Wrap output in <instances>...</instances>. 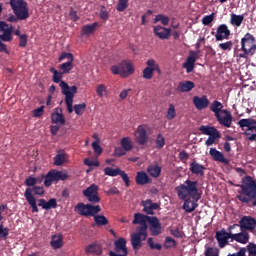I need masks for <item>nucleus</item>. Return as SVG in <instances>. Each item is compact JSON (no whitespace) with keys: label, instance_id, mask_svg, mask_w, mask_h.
<instances>
[{"label":"nucleus","instance_id":"1","mask_svg":"<svg viewBox=\"0 0 256 256\" xmlns=\"http://www.w3.org/2000/svg\"><path fill=\"white\" fill-rule=\"evenodd\" d=\"M175 191L178 198L184 201L182 209L186 213H193L198 207L197 202L201 199L202 195L198 188V182L187 179L184 184L176 186Z\"/></svg>","mask_w":256,"mask_h":256},{"label":"nucleus","instance_id":"2","mask_svg":"<svg viewBox=\"0 0 256 256\" xmlns=\"http://www.w3.org/2000/svg\"><path fill=\"white\" fill-rule=\"evenodd\" d=\"M153 217L143 215L141 213L134 214V221H132V225H140L136 228V232L131 234V246L134 250L141 249L143 247V241H145L148 237V225L149 221Z\"/></svg>","mask_w":256,"mask_h":256},{"label":"nucleus","instance_id":"3","mask_svg":"<svg viewBox=\"0 0 256 256\" xmlns=\"http://www.w3.org/2000/svg\"><path fill=\"white\" fill-rule=\"evenodd\" d=\"M239 187L237 199L244 204H248L253 201V206L256 207V182L251 176H244L241 180V184L236 185Z\"/></svg>","mask_w":256,"mask_h":256},{"label":"nucleus","instance_id":"4","mask_svg":"<svg viewBox=\"0 0 256 256\" xmlns=\"http://www.w3.org/2000/svg\"><path fill=\"white\" fill-rule=\"evenodd\" d=\"M223 108V104L218 100H214L210 105V111L214 113L216 121L226 128H231L234 117L228 109Z\"/></svg>","mask_w":256,"mask_h":256},{"label":"nucleus","instance_id":"5","mask_svg":"<svg viewBox=\"0 0 256 256\" xmlns=\"http://www.w3.org/2000/svg\"><path fill=\"white\" fill-rule=\"evenodd\" d=\"M33 194L41 197V196L45 195V188H43L42 186L35 185L33 187H28L24 194L26 201L28 202V204L30 205V207L32 209V213H39V208L37 206V200Z\"/></svg>","mask_w":256,"mask_h":256},{"label":"nucleus","instance_id":"6","mask_svg":"<svg viewBox=\"0 0 256 256\" xmlns=\"http://www.w3.org/2000/svg\"><path fill=\"white\" fill-rule=\"evenodd\" d=\"M60 89H62V94L65 96V103L67 107V111L69 114L73 113V100L75 94H77V86L73 85L70 86L67 82H60Z\"/></svg>","mask_w":256,"mask_h":256},{"label":"nucleus","instance_id":"7","mask_svg":"<svg viewBox=\"0 0 256 256\" xmlns=\"http://www.w3.org/2000/svg\"><path fill=\"white\" fill-rule=\"evenodd\" d=\"M111 71L113 75H119L122 78H128L129 76L134 74L135 69L130 62L123 60L117 65H113L111 67Z\"/></svg>","mask_w":256,"mask_h":256},{"label":"nucleus","instance_id":"8","mask_svg":"<svg viewBox=\"0 0 256 256\" xmlns=\"http://www.w3.org/2000/svg\"><path fill=\"white\" fill-rule=\"evenodd\" d=\"M66 179H69V174L58 170H51L44 177V186L49 188L54 182L58 183L60 180L65 181Z\"/></svg>","mask_w":256,"mask_h":256},{"label":"nucleus","instance_id":"9","mask_svg":"<svg viewBox=\"0 0 256 256\" xmlns=\"http://www.w3.org/2000/svg\"><path fill=\"white\" fill-rule=\"evenodd\" d=\"M239 227L242 231L254 232L256 229V220L250 216H244L240 219L239 224L230 225L228 231H233L235 228Z\"/></svg>","mask_w":256,"mask_h":256},{"label":"nucleus","instance_id":"10","mask_svg":"<svg viewBox=\"0 0 256 256\" xmlns=\"http://www.w3.org/2000/svg\"><path fill=\"white\" fill-rule=\"evenodd\" d=\"M200 132L203 134V135H209V138L208 140L205 141V145L206 146H211V145H214L216 143V140L221 138V134L220 132L218 131L217 128L215 127H210V126H204L202 125L200 128H199Z\"/></svg>","mask_w":256,"mask_h":256},{"label":"nucleus","instance_id":"11","mask_svg":"<svg viewBox=\"0 0 256 256\" xmlns=\"http://www.w3.org/2000/svg\"><path fill=\"white\" fill-rule=\"evenodd\" d=\"M76 210L81 216L93 217L95 216V214H98L101 212V207L99 205L94 206L91 204L78 203L76 206Z\"/></svg>","mask_w":256,"mask_h":256},{"label":"nucleus","instance_id":"12","mask_svg":"<svg viewBox=\"0 0 256 256\" xmlns=\"http://www.w3.org/2000/svg\"><path fill=\"white\" fill-rule=\"evenodd\" d=\"M9 5L14 14L29 17L28 4L25 0H9Z\"/></svg>","mask_w":256,"mask_h":256},{"label":"nucleus","instance_id":"13","mask_svg":"<svg viewBox=\"0 0 256 256\" xmlns=\"http://www.w3.org/2000/svg\"><path fill=\"white\" fill-rule=\"evenodd\" d=\"M255 38L253 35L247 33L241 39V50L247 54L254 55L256 52Z\"/></svg>","mask_w":256,"mask_h":256},{"label":"nucleus","instance_id":"14","mask_svg":"<svg viewBox=\"0 0 256 256\" xmlns=\"http://www.w3.org/2000/svg\"><path fill=\"white\" fill-rule=\"evenodd\" d=\"M82 194L92 204H96L101 201V198L99 197V187L97 184H91L86 190H83Z\"/></svg>","mask_w":256,"mask_h":256},{"label":"nucleus","instance_id":"15","mask_svg":"<svg viewBox=\"0 0 256 256\" xmlns=\"http://www.w3.org/2000/svg\"><path fill=\"white\" fill-rule=\"evenodd\" d=\"M146 67L144 68L142 72L143 79L150 80L153 77V72H157L158 74H161V70L159 68V65L156 63V60L149 59L145 62Z\"/></svg>","mask_w":256,"mask_h":256},{"label":"nucleus","instance_id":"16","mask_svg":"<svg viewBox=\"0 0 256 256\" xmlns=\"http://www.w3.org/2000/svg\"><path fill=\"white\" fill-rule=\"evenodd\" d=\"M109 256H128L129 250L126 247V240L124 238H119L114 242V252H108Z\"/></svg>","mask_w":256,"mask_h":256},{"label":"nucleus","instance_id":"17","mask_svg":"<svg viewBox=\"0 0 256 256\" xmlns=\"http://www.w3.org/2000/svg\"><path fill=\"white\" fill-rule=\"evenodd\" d=\"M215 238L217 240L218 246L224 248L229 245V239H232V230H221L216 231Z\"/></svg>","mask_w":256,"mask_h":256},{"label":"nucleus","instance_id":"18","mask_svg":"<svg viewBox=\"0 0 256 256\" xmlns=\"http://www.w3.org/2000/svg\"><path fill=\"white\" fill-rule=\"evenodd\" d=\"M0 31L3 32L0 35L1 42H11L13 40L12 33L14 31L13 26H9V24L5 23L4 21L0 22Z\"/></svg>","mask_w":256,"mask_h":256},{"label":"nucleus","instance_id":"19","mask_svg":"<svg viewBox=\"0 0 256 256\" xmlns=\"http://www.w3.org/2000/svg\"><path fill=\"white\" fill-rule=\"evenodd\" d=\"M198 58H199L198 52H195L194 50H190L189 57L187 58L186 62L182 64V67L186 69V72L188 74L193 72L195 68V63Z\"/></svg>","mask_w":256,"mask_h":256},{"label":"nucleus","instance_id":"20","mask_svg":"<svg viewBox=\"0 0 256 256\" xmlns=\"http://www.w3.org/2000/svg\"><path fill=\"white\" fill-rule=\"evenodd\" d=\"M171 32V28L160 25L153 26V33L160 40H168L171 37Z\"/></svg>","mask_w":256,"mask_h":256},{"label":"nucleus","instance_id":"21","mask_svg":"<svg viewBox=\"0 0 256 256\" xmlns=\"http://www.w3.org/2000/svg\"><path fill=\"white\" fill-rule=\"evenodd\" d=\"M231 35V31L228 28L227 25L221 24L217 27L216 34H215V40L217 42H221L223 40H228Z\"/></svg>","mask_w":256,"mask_h":256},{"label":"nucleus","instance_id":"22","mask_svg":"<svg viewBox=\"0 0 256 256\" xmlns=\"http://www.w3.org/2000/svg\"><path fill=\"white\" fill-rule=\"evenodd\" d=\"M135 141L138 145H146L148 142L147 130L144 126H139L136 133H134Z\"/></svg>","mask_w":256,"mask_h":256},{"label":"nucleus","instance_id":"23","mask_svg":"<svg viewBox=\"0 0 256 256\" xmlns=\"http://www.w3.org/2000/svg\"><path fill=\"white\" fill-rule=\"evenodd\" d=\"M192 101H193L194 107H196L197 110H199V111L207 109L210 105V101H209L207 95H202L201 97L194 96Z\"/></svg>","mask_w":256,"mask_h":256},{"label":"nucleus","instance_id":"24","mask_svg":"<svg viewBox=\"0 0 256 256\" xmlns=\"http://www.w3.org/2000/svg\"><path fill=\"white\" fill-rule=\"evenodd\" d=\"M189 170L193 175L199 176L201 178L205 177L206 167L203 164L197 162L196 160H192Z\"/></svg>","mask_w":256,"mask_h":256},{"label":"nucleus","instance_id":"25","mask_svg":"<svg viewBox=\"0 0 256 256\" xmlns=\"http://www.w3.org/2000/svg\"><path fill=\"white\" fill-rule=\"evenodd\" d=\"M148 223L150 224L149 231L152 236H157L162 233V226L157 217H152Z\"/></svg>","mask_w":256,"mask_h":256},{"label":"nucleus","instance_id":"26","mask_svg":"<svg viewBox=\"0 0 256 256\" xmlns=\"http://www.w3.org/2000/svg\"><path fill=\"white\" fill-rule=\"evenodd\" d=\"M38 202V206L42 207V209L46 211H49L51 209H57L58 207L57 199L55 198H51L48 201H46L45 199H39Z\"/></svg>","mask_w":256,"mask_h":256},{"label":"nucleus","instance_id":"27","mask_svg":"<svg viewBox=\"0 0 256 256\" xmlns=\"http://www.w3.org/2000/svg\"><path fill=\"white\" fill-rule=\"evenodd\" d=\"M143 212L149 215H153L155 210L159 208L158 203H152L151 199L142 201Z\"/></svg>","mask_w":256,"mask_h":256},{"label":"nucleus","instance_id":"28","mask_svg":"<svg viewBox=\"0 0 256 256\" xmlns=\"http://www.w3.org/2000/svg\"><path fill=\"white\" fill-rule=\"evenodd\" d=\"M210 156L217 162L223 163L225 165L229 164V160L224 158L223 153L215 148L210 149Z\"/></svg>","mask_w":256,"mask_h":256},{"label":"nucleus","instance_id":"29","mask_svg":"<svg viewBox=\"0 0 256 256\" xmlns=\"http://www.w3.org/2000/svg\"><path fill=\"white\" fill-rule=\"evenodd\" d=\"M51 120L53 124H65V118L62 114V109L57 107L55 108L54 113L51 115Z\"/></svg>","mask_w":256,"mask_h":256},{"label":"nucleus","instance_id":"30","mask_svg":"<svg viewBox=\"0 0 256 256\" xmlns=\"http://www.w3.org/2000/svg\"><path fill=\"white\" fill-rule=\"evenodd\" d=\"M232 240L240 243V244H247L249 241V234L245 230L239 233H232Z\"/></svg>","mask_w":256,"mask_h":256},{"label":"nucleus","instance_id":"31","mask_svg":"<svg viewBox=\"0 0 256 256\" xmlns=\"http://www.w3.org/2000/svg\"><path fill=\"white\" fill-rule=\"evenodd\" d=\"M195 88V83L191 81H184V82H179L177 86V90L179 92L185 93V92H190Z\"/></svg>","mask_w":256,"mask_h":256},{"label":"nucleus","instance_id":"32","mask_svg":"<svg viewBox=\"0 0 256 256\" xmlns=\"http://www.w3.org/2000/svg\"><path fill=\"white\" fill-rule=\"evenodd\" d=\"M86 253L88 256H92V255L100 256L102 254V250L99 244L92 243L86 247Z\"/></svg>","mask_w":256,"mask_h":256},{"label":"nucleus","instance_id":"33","mask_svg":"<svg viewBox=\"0 0 256 256\" xmlns=\"http://www.w3.org/2000/svg\"><path fill=\"white\" fill-rule=\"evenodd\" d=\"M146 171H148L149 175H150L152 178L157 179V178L160 177L162 168H161L158 164H152V165H149V166H148V168L146 169Z\"/></svg>","mask_w":256,"mask_h":256},{"label":"nucleus","instance_id":"34","mask_svg":"<svg viewBox=\"0 0 256 256\" xmlns=\"http://www.w3.org/2000/svg\"><path fill=\"white\" fill-rule=\"evenodd\" d=\"M245 20L244 15H236L234 13L230 14L229 23L236 27H241L243 21Z\"/></svg>","mask_w":256,"mask_h":256},{"label":"nucleus","instance_id":"35","mask_svg":"<svg viewBox=\"0 0 256 256\" xmlns=\"http://www.w3.org/2000/svg\"><path fill=\"white\" fill-rule=\"evenodd\" d=\"M136 183L137 185H141V186L148 184L149 176L147 175V173L144 171L137 172Z\"/></svg>","mask_w":256,"mask_h":256},{"label":"nucleus","instance_id":"36","mask_svg":"<svg viewBox=\"0 0 256 256\" xmlns=\"http://www.w3.org/2000/svg\"><path fill=\"white\" fill-rule=\"evenodd\" d=\"M256 125V120L251 118H243L238 121V126L243 129L247 127L248 129Z\"/></svg>","mask_w":256,"mask_h":256},{"label":"nucleus","instance_id":"37","mask_svg":"<svg viewBox=\"0 0 256 256\" xmlns=\"http://www.w3.org/2000/svg\"><path fill=\"white\" fill-rule=\"evenodd\" d=\"M120 145L126 152H130L133 149V141L130 137H124L120 140Z\"/></svg>","mask_w":256,"mask_h":256},{"label":"nucleus","instance_id":"38","mask_svg":"<svg viewBox=\"0 0 256 256\" xmlns=\"http://www.w3.org/2000/svg\"><path fill=\"white\" fill-rule=\"evenodd\" d=\"M92 217L94 218V223H95V225H98L99 227H100V226L109 225V220H108V218H106V217L103 216V215L94 214V216H92Z\"/></svg>","mask_w":256,"mask_h":256},{"label":"nucleus","instance_id":"39","mask_svg":"<svg viewBox=\"0 0 256 256\" xmlns=\"http://www.w3.org/2000/svg\"><path fill=\"white\" fill-rule=\"evenodd\" d=\"M73 69V61H67L59 65V70L62 74H69Z\"/></svg>","mask_w":256,"mask_h":256},{"label":"nucleus","instance_id":"40","mask_svg":"<svg viewBox=\"0 0 256 256\" xmlns=\"http://www.w3.org/2000/svg\"><path fill=\"white\" fill-rule=\"evenodd\" d=\"M244 135L247 136L249 141H256V125H253L251 128H247V130L244 131Z\"/></svg>","mask_w":256,"mask_h":256},{"label":"nucleus","instance_id":"41","mask_svg":"<svg viewBox=\"0 0 256 256\" xmlns=\"http://www.w3.org/2000/svg\"><path fill=\"white\" fill-rule=\"evenodd\" d=\"M98 23L97 22H95V23H93V24H89V25H86V26H83L82 27V33L84 34V35H90V34H93V33H95V30H96V28L98 27Z\"/></svg>","mask_w":256,"mask_h":256},{"label":"nucleus","instance_id":"42","mask_svg":"<svg viewBox=\"0 0 256 256\" xmlns=\"http://www.w3.org/2000/svg\"><path fill=\"white\" fill-rule=\"evenodd\" d=\"M51 246L54 249H60L61 247H63L62 236H57V235L52 236Z\"/></svg>","mask_w":256,"mask_h":256},{"label":"nucleus","instance_id":"43","mask_svg":"<svg viewBox=\"0 0 256 256\" xmlns=\"http://www.w3.org/2000/svg\"><path fill=\"white\" fill-rule=\"evenodd\" d=\"M130 6V0H118V3L116 5V11L118 12H124L126 9H128Z\"/></svg>","mask_w":256,"mask_h":256},{"label":"nucleus","instance_id":"44","mask_svg":"<svg viewBox=\"0 0 256 256\" xmlns=\"http://www.w3.org/2000/svg\"><path fill=\"white\" fill-rule=\"evenodd\" d=\"M50 72L53 74V82L54 83H62V82H65V81H61L63 79V75L65 73H62V72H58L57 70H55L54 67H52L50 69Z\"/></svg>","mask_w":256,"mask_h":256},{"label":"nucleus","instance_id":"45","mask_svg":"<svg viewBox=\"0 0 256 256\" xmlns=\"http://www.w3.org/2000/svg\"><path fill=\"white\" fill-rule=\"evenodd\" d=\"M159 21L162 23L163 26H168L170 23V17L164 16L163 14L156 15L153 23H159Z\"/></svg>","mask_w":256,"mask_h":256},{"label":"nucleus","instance_id":"46","mask_svg":"<svg viewBox=\"0 0 256 256\" xmlns=\"http://www.w3.org/2000/svg\"><path fill=\"white\" fill-rule=\"evenodd\" d=\"M121 172L122 170L120 168L113 169L111 167H106L104 169V174L109 177H117L120 175Z\"/></svg>","mask_w":256,"mask_h":256},{"label":"nucleus","instance_id":"47","mask_svg":"<svg viewBox=\"0 0 256 256\" xmlns=\"http://www.w3.org/2000/svg\"><path fill=\"white\" fill-rule=\"evenodd\" d=\"M96 94L100 97H106L108 95V90L105 84H99L98 87H96Z\"/></svg>","mask_w":256,"mask_h":256},{"label":"nucleus","instance_id":"48","mask_svg":"<svg viewBox=\"0 0 256 256\" xmlns=\"http://www.w3.org/2000/svg\"><path fill=\"white\" fill-rule=\"evenodd\" d=\"M28 18H29L28 16H23L21 14L20 15L19 14H15V16L14 15L8 16L7 21L9 23H17V21H25Z\"/></svg>","mask_w":256,"mask_h":256},{"label":"nucleus","instance_id":"49","mask_svg":"<svg viewBox=\"0 0 256 256\" xmlns=\"http://www.w3.org/2000/svg\"><path fill=\"white\" fill-rule=\"evenodd\" d=\"M175 117H176L175 106L173 104H169L168 109H167L166 118H167V120L172 121Z\"/></svg>","mask_w":256,"mask_h":256},{"label":"nucleus","instance_id":"50","mask_svg":"<svg viewBox=\"0 0 256 256\" xmlns=\"http://www.w3.org/2000/svg\"><path fill=\"white\" fill-rule=\"evenodd\" d=\"M64 163H65V154L64 153L57 154L54 157V165L62 166Z\"/></svg>","mask_w":256,"mask_h":256},{"label":"nucleus","instance_id":"51","mask_svg":"<svg viewBox=\"0 0 256 256\" xmlns=\"http://www.w3.org/2000/svg\"><path fill=\"white\" fill-rule=\"evenodd\" d=\"M39 178L33 177V176H29L26 180H25V185L27 187H35L36 184H38Z\"/></svg>","mask_w":256,"mask_h":256},{"label":"nucleus","instance_id":"52","mask_svg":"<svg viewBox=\"0 0 256 256\" xmlns=\"http://www.w3.org/2000/svg\"><path fill=\"white\" fill-rule=\"evenodd\" d=\"M64 59H68V62H73L74 56L72 53L63 52L62 54H60V56L58 58V62H62Z\"/></svg>","mask_w":256,"mask_h":256},{"label":"nucleus","instance_id":"53","mask_svg":"<svg viewBox=\"0 0 256 256\" xmlns=\"http://www.w3.org/2000/svg\"><path fill=\"white\" fill-rule=\"evenodd\" d=\"M86 108H87V105L85 103H82L79 105H75L74 111L78 116H82Z\"/></svg>","mask_w":256,"mask_h":256},{"label":"nucleus","instance_id":"54","mask_svg":"<svg viewBox=\"0 0 256 256\" xmlns=\"http://www.w3.org/2000/svg\"><path fill=\"white\" fill-rule=\"evenodd\" d=\"M214 20H215V13H212L211 15L204 16L202 18V24L204 26H209Z\"/></svg>","mask_w":256,"mask_h":256},{"label":"nucleus","instance_id":"55","mask_svg":"<svg viewBox=\"0 0 256 256\" xmlns=\"http://www.w3.org/2000/svg\"><path fill=\"white\" fill-rule=\"evenodd\" d=\"M204 256H219V250L213 247L206 248Z\"/></svg>","mask_w":256,"mask_h":256},{"label":"nucleus","instance_id":"56","mask_svg":"<svg viewBox=\"0 0 256 256\" xmlns=\"http://www.w3.org/2000/svg\"><path fill=\"white\" fill-rule=\"evenodd\" d=\"M92 148H93L95 155L100 156L102 154V148L99 145V141H93Z\"/></svg>","mask_w":256,"mask_h":256},{"label":"nucleus","instance_id":"57","mask_svg":"<svg viewBox=\"0 0 256 256\" xmlns=\"http://www.w3.org/2000/svg\"><path fill=\"white\" fill-rule=\"evenodd\" d=\"M223 51H231L233 47V42L232 41H227L225 43H221L218 45Z\"/></svg>","mask_w":256,"mask_h":256},{"label":"nucleus","instance_id":"58","mask_svg":"<svg viewBox=\"0 0 256 256\" xmlns=\"http://www.w3.org/2000/svg\"><path fill=\"white\" fill-rule=\"evenodd\" d=\"M119 176H120V177L123 179V181L125 182V186H126L127 188H129V187L131 186L129 175H128L126 172L122 171V172H120Z\"/></svg>","mask_w":256,"mask_h":256},{"label":"nucleus","instance_id":"59","mask_svg":"<svg viewBox=\"0 0 256 256\" xmlns=\"http://www.w3.org/2000/svg\"><path fill=\"white\" fill-rule=\"evenodd\" d=\"M148 246L152 249V250H161L162 249V245L160 243H156L154 244L153 239L149 238L148 239Z\"/></svg>","mask_w":256,"mask_h":256},{"label":"nucleus","instance_id":"60","mask_svg":"<svg viewBox=\"0 0 256 256\" xmlns=\"http://www.w3.org/2000/svg\"><path fill=\"white\" fill-rule=\"evenodd\" d=\"M9 236V228H4L3 225H0V239H7Z\"/></svg>","mask_w":256,"mask_h":256},{"label":"nucleus","instance_id":"61","mask_svg":"<svg viewBox=\"0 0 256 256\" xmlns=\"http://www.w3.org/2000/svg\"><path fill=\"white\" fill-rule=\"evenodd\" d=\"M164 145H165V139L162 137L161 134H158L156 138V148L160 149Z\"/></svg>","mask_w":256,"mask_h":256},{"label":"nucleus","instance_id":"62","mask_svg":"<svg viewBox=\"0 0 256 256\" xmlns=\"http://www.w3.org/2000/svg\"><path fill=\"white\" fill-rule=\"evenodd\" d=\"M19 46L25 48L28 44V37L26 34H22L19 38Z\"/></svg>","mask_w":256,"mask_h":256},{"label":"nucleus","instance_id":"63","mask_svg":"<svg viewBox=\"0 0 256 256\" xmlns=\"http://www.w3.org/2000/svg\"><path fill=\"white\" fill-rule=\"evenodd\" d=\"M84 165L88 166V167H99L100 166V163L99 162H96V161H93V160H90L89 158L87 159H84Z\"/></svg>","mask_w":256,"mask_h":256},{"label":"nucleus","instance_id":"64","mask_svg":"<svg viewBox=\"0 0 256 256\" xmlns=\"http://www.w3.org/2000/svg\"><path fill=\"white\" fill-rule=\"evenodd\" d=\"M247 248H248L249 256H256V244L249 243Z\"/></svg>","mask_w":256,"mask_h":256}]
</instances>
